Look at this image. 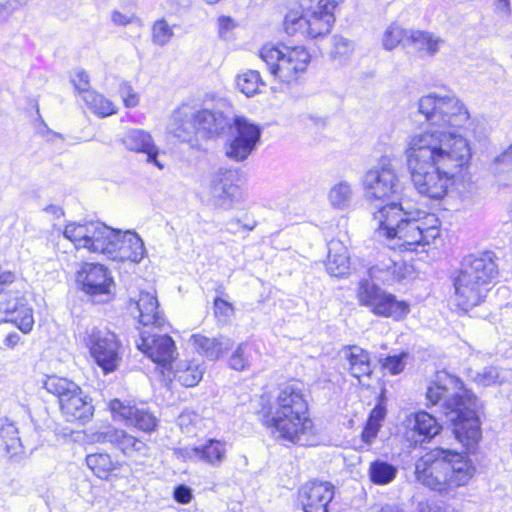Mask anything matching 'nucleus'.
<instances>
[{"instance_id": "f257e3e1", "label": "nucleus", "mask_w": 512, "mask_h": 512, "mask_svg": "<svg viewBox=\"0 0 512 512\" xmlns=\"http://www.w3.org/2000/svg\"><path fill=\"white\" fill-rule=\"evenodd\" d=\"M363 185L368 199H396L374 213L378 221L377 233L396 246L413 250L418 245H429L440 236V221L435 214L413 207L402 195L404 185L396 168L386 159L366 172Z\"/></svg>"}, {"instance_id": "f03ea898", "label": "nucleus", "mask_w": 512, "mask_h": 512, "mask_svg": "<svg viewBox=\"0 0 512 512\" xmlns=\"http://www.w3.org/2000/svg\"><path fill=\"white\" fill-rule=\"evenodd\" d=\"M404 155L416 191L440 200L447 194L455 176L468 165L471 149L465 137L417 132L407 137Z\"/></svg>"}, {"instance_id": "7ed1b4c3", "label": "nucleus", "mask_w": 512, "mask_h": 512, "mask_svg": "<svg viewBox=\"0 0 512 512\" xmlns=\"http://www.w3.org/2000/svg\"><path fill=\"white\" fill-rule=\"evenodd\" d=\"M447 378L457 391L450 393L446 386L435 383L427 388L426 399L432 405L442 402L445 417L456 440L471 452L481 439L480 404L477 397L464 388L460 379L451 376Z\"/></svg>"}, {"instance_id": "20e7f679", "label": "nucleus", "mask_w": 512, "mask_h": 512, "mask_svg": "<svg viewBox=\"0 0 512 512\" xmlns=\"http://www.w3.org/2000/svg\"><path fill=\"white\" fill-rule=\"evenodd\" d=\"M261 420L273 429L277 438L301 446L314 445L313 422L308 416V403L299 383L281 387L275 403L263 408Z\"/></svg>"}, {"instance_id": "39448f33", "label": "nucleus", "mask_w": 512, "mask_h": 512, "mask_svg": "<svg viewBox=\"0 0 512 512\" xmlns=\"http://www.w3.org/2000/svg\"><path fill=\"white\" fill-rule=\"evenodd\" d=\"M471 462L458 452L434 448L415 462V479L430 490L451 495L469 483L474 474Z\"/></svg>"}, {"instance_id": "423d86ee", "label": "nucleus", "mask_w": 512, "mask_h": 512, "mask_svg": "<svg viewBox=\"0 0 512 512\" xmlns=\"http://www.w3.org/2000/svg\"><path fill=\"white\" fill-rule=\"evenodd\" d=\"M498 275L494 253L490 251L463 258L454 280L458 305L468 310L480 304L489 291V285Z\"/></svg>"}, {"instance_id": "0eeeda50", "label": "nucleus", "mask_w": 512, "mask_h": 512, "mask_svg": "<svg viewBox=\"0 0 512 512\" xmlns=\"http://www.w3.org/2000/svg\"><path fill=\"white\" fill-rule=\"evenodd\" d=\"M418 110L425 120L437 129L424 132H441L453 137H462L453 129L464 128L470 120L466 106L454 94L431 93L418 101Z\"/></svg>"}, {"instance_id": "6e6552de", "label": "nucleus", "mask_w": 512, "mask_h": 512, "mask_svg": "<svg viewBox=\"0 0 512 512\" xmlns=\"http://www.w3.org/2000/svg\"><path fill=\"white\" fill-rule=\"evenodd\" d=\"M304 8V3H300ZM335 1L319 0L317 5L302 11L292 10L284 19V29L288 35L300 34L303 37L316 39L330 33L335 22Z\"/></svg>"}, {"instance_id": "1a4fd4ad", "label": "nucleus", "mask_w": 512, "mask_h": 512, "mask_svg": "<svg viewBox=\"0 0 512 512\" xmlns=\"http://www.w3.org/2000/svg\"><path fill=\"white\" fill-rule=\"evenodd\" d=\"M44 387L49 393L57 396L61 413L66 421H78L84 424L93 417L92 399L73 381L52 376L45 381Z\"/></svg>"}, {"instance_id": "9d476101", "label": "nucleus", "mask_w": 512, "mask_h": 512, "mask_svg": "<svg viewBox=\"0 0 512 512\" xmlns=\"http://www.w3.org/2000/svg\"><path fill=\"white\" fill-rule=\"evenodd\" d=\"M260 57L266 63L270 73L282 82L291 83L304 73L311 60L304 47L264 45Z\"/></svg>"}, {"instance_id": "9b49d317", "label": "nucleus", "mask_w": 512, "mask_h": 512, "mask_svg": "<svg viewBox=\"0 0 512 512\" xmlns=\"http://www.w3.org/2000/svg\"><path fill=\"white\" fill-rule=\"evenodd\" d=\"M260 57L266 63L270 73L282 82L291 83L304 73L311 60L304 47L264 45Z\"/></svg>"}, {"instance_id": "f8f14e48", "label": "nucleus", "mask_w": 512, "mask_h": 512, "mask_svg": "<svg viewBox=\"0 0 512 512\" xmlns=\"http://www.w3.org/2000/svg\"><path fill=\"white\" fill-rule=\"evenodd\" d=\"M357 297L361 305L370 308L377 316L401 320L410 312V305L407 302L397 300L395 295L387 293L368 280L359 283Z\"/></svg>"}, {"instance_id": "ddd939ff", "label": "nucleus", "mask_w": 512, "mask_h": 512, "mask_svg": "<svg viewBox=\"0 0 512 512\" xmlns=\"http://www.w3.org/2000/svg\"><path fill=\"white\" fill-rule=\"evenodd\" d=\"M84 343L104 374L115 371L121 360V343L115 333L107 328L93 327L86 331Z\"/></svg>"}, {"instance_id": "4468645a", "label": "nucleus", "mask_w": 512, "mask_h": 512, "mask_svg": "<svg viewBox=\"0 0 512 512\" xmlns=\"http://www.w3.org/2000/svg\"><path fill=\"white\" fill-rule=\"evenodd\" d=\"M229 138L226 155L235 161H243L256 149L260 142V126L244 116H234L228 127Z\"/></svg>"}, {"instance_id": "2eb2a0df", "label": "nucleus", "mask_w": 512, "mask_h": 512, "mask_svg": "<svg viewBox=\"0 0 512 512\" xmlns=\"http://www.w3.org/2000/svg\"><path fill=\"white\" fill-rule=\"evenodd\" d=\"M197 109L183 104L175 109L168 124V131L182 142L194 145L199 140Z\"/></svg>"}, {"instance_id": "dca6fc26", "label": "nucleus", "mask_w": 512, "mask_h": 512, "mask_svg": "<svg viewBox=\"0 0 512 512\" xmlns=\"http://www.w3.org/2000/svg\"><path fill=\"white\" fill-rule=\"evenodd\" d=\"M335 487L326 481H310L299 489V501L304 512H329Z\"/></svg>"}, {"instance_id": "f3484780", "label": "nucleus", "mask_w": 512, "mask_h": 512, "mask_svg": "<svg viewBox=\"0 0 512 512\" xmlns=\"http://www.w3.org/2000/svg\"><path fill=\"white\" fill-rule=\"evenodd\" d=\"M137 347L153 362L164 367L170 365L176 355L175 342L168 335H156L142 331Z\"/></svg>"}, {"instance_id": "a211bd4d", "label": "nucleus", "mask_w": 512, "mask_h": 512, "mask_svg": "<svg viewBox=\"0 0 512 512\" xmlns=\"http://www.w3.org/2000/svg\"><path fill=\"white\" fill-rule=\"evenodd\" d=\"M81 289L92 297L108 296L113 279L108 269L98 263H85L77 274Z\"/></svg>"}, {"instance_id": "6ab92c4d", "label": "nucleus", "mask_w": 512, "mask_h": 512, "mask_svg": "<svg viewBox=\"0 0 512 512\" xmlns=\"http://www.w3.org/2000/svg\"><path fill=\"white\" fill-rule=\"evenodd\" d=\"M235 173L229 169H219L212 174L210 193L215 204L228 208L238 198L239 187L234 183Z\"/></svg>"}, {"instance_id": "aec40b11", "label": "nucleus", "mask_w": 512, "mask_h": 512, "mask_svg": "<svg viewBox=\"0 0 512 512\" xmlns=\"http://www.w3.org/2000/svg\"><path fill=\"white\" fill-rule=\"evenodd\" d=\"M2 310L11 315L9 319L23 333H29L34 325L33 309L27 304L24 298H19L8 293L0 296Z\"/></svg>"}, {"instance_id": "412c9836", "label": "nucleus", "mask_w": 512, "mask_h": 512, "mask_svg": "<svg viewBox=\"0 0 512 512\" xmlns=\"http://www.w3.org/2000/svg\"><path fill=\"white\" fill-rule=\"evenodd\" d=\"M158 308L157 297L153 293L145 291H141L138 299L131 300L129 304L131 314L138 318L139 323L143 326L161 327L163 325L164 318Z\"/></svg>"}, {"instance_id": "4be33fe9", "label": "nucleus", "mask_w": 512, "mask_h": 512, "mask_svg": "<svg viewBox=\"0 0 512 512\" xmlns=\"http://www.w3.org/2000/svg\"><path fill=\"white\" fill-rule=\"evenodd\" d=\"M123 145L130 151L147 154V161L162 169L163 165L157 157L159 149L154 143L151 134L142 129H129L122 138Z\"/></svg>"}, {"instance_id": "5701e85b", "label": "nucleus", "mask_w": 512, "mask_h": 512, "mask_svg": "<svg viewBox=\"0 0 512 512\" xmlns=\"http://www.w3.org/2000/svg\"><path fill=\"white\" fill-rule=\"evenodd\" d=\"M342 356L346 361L345 368L351 376L357 378L362 383L363 378H370L373 373L370 354L368 351L357 345L345 346L341 350Z\"/></svg>"}, {"instance_id": "b1692460", "label": "nucleus", "mask_w": 512, "mask_h": 512, "mask_svg": "<svg viewBox=\"0 0 512 512\" xmlns=\"http://www.w3.org/2000/svg\"><path fill=\"white\" fill-rule=\"evenodd\" d=\"M226 443L217 439H208L204 444L185 449V456L202 461L212 467H219L226 460Z\"/></svg>"}, {"instance_id": "393cba45", "label": "nucleus", "mask_w": 512, "mask_h": 512, "mask_svg": "<svg viewBox=\"0 0 512 512\" xmlns=\"http://www.w3.org/2000/svg\"><path fill=\"white\" fill-rule=\"evenodd\" d=\"M115 250L111 259L121 262L131 261L138 263L142 260L145 253L142 239L135 232L131 231L121 232Z\"/></svg>"}, {"instance_id": "a878e982", "label": "nucleus", "mask_w": 512, "mask_h": 512, "mask_svg": "<svg viewBox=\"0 0 512 512\" xmlns=\"http://www.w3.org/2000/svg\"><path fill=\"white\" fill-rule=\"evenodd\" d=\"M98 439L103 443H111L115 445L125 455H132L133 452L145 455L147 451V446L143 441L127 434L123 430H118L113 427H107L100 433Z\"/></svg>"}, {"instance_id": "bb28decb", "label": "nucleus", "mask_w": 512, "mask_h": 512, "mask_svg": "<svg viewBox=\"0 0 512 512\" xmlns=\"http://www.w3.org/2000/svg\"><path fill=\"white\" fill-rule=\"evenodd\" d=\"M199 139H210L224 132L230 119L220 111L197 109Z\"/></svg>"}, {"instance_id": "cd10ccee", "label": "nucleus", "mask_w": 512, "mask_h": 512, "mask_svg": "<svg viewBox=\"0 0 512 512\" xmlns=\"http://www.w3.org/2000/svg\"><path fill=\"white\" fill-rule=\"evenodd\" d=\"M190 341L195 349L209 360H217L224 352L230 350L233 342L226 336L208 338L203 335L195 334L191 336Z\"/></svg>"}, {"instance_id": "c85d7f7f", "label": "nucleus", "mask_w": 512, "mask_h": 512, "mask_svg": "<svg viewBox=\"0 0 512 512\" xmlns=\"http://www.w3.org/2000/svg\"><path fill=\"white\" fill-rule=\"evenodd\" d=\"M406 43L421 55L434 56L444 40L428 31L409 30Z\"/></svg>"}, {"instance_id": "c756f323", "label": "nucleus", "mask_w": 512, "mask_h": 512, "mask_svg": "<svg viewBox=\"0 0 512 512\" xmlns=\"http://www.w3.org/2000/svg\"><path fill=\"white\" fill-rule=\"evenodd\" d=\"M409 422L412 431L421 437L420 439L414 440L416 443L432 439L441 430V426L437 420L425 411L415 413Z\"/></svg>"}, {"instance_id": "7c9ffc66", "label": "nucleus", "mask_w": 512, "mask_h": 512, "mask_svg": "<svg viewBox=\"0 0 512 512\" xmlns=\"http://www.w3.org/2000/svg\"><path fill=\"white\" fill-rule=\"evenodd\" d=\"M337 245L336 242H331L329 245L326 270L331 276L342 277L349 273L350 259L344 248H341V252L335 251Z\"/></svg>"}, {"instance_id": "2f4dec72", "label": "nucleus", "mask_w": 512, "mask_h": 512, "mask_svg": "<svg viewBox=\"0 0 512 512\" xmlns=\"http://www.w3.org/2000/svg\"><path fill=\"white\" fill-rule=\"evenodd\" d=\"M368 473L372 483L387 485L396 478L398 468L387 461L378 459L371 462Z\"/></svg>"}, {"instance_id": "473e14b6", "label": "nucleus", "mask_w": 512, "mask_h": 512, "mask_svg": "<svg viewBox=\"0 0 512 512\" xmlns=\"http://www.w3.org/2000/svg\"><path fill=\"white\" fill-rule=\"evenodd\" d=\"M86 464L100 479H107L110 473L116 469V465L111 457L105 453L87 455Z\"/></svg>"}, {"instance_id": "72a5a7b5", "label": "nucleus", "mask_w": 512, "mask_h": 512, "mask_svg": "<svg viewBox=\"0 0 512 512\" xmlns=\"http://www.w3.org/2000/svg\"><path fill=\"white\" fill-rule=\"evenodd\" d=\"M352 198L353 190L347 181H340L333 185L328 194L330 204L337 209H346L349 207Z\"/></svg>"}, {"instance_id": "f704fd0d", "label": "nucleus", "mask_w": 512, "mask_h": 512, "mask_svg": "<svg viewBox=\"0 0 512 512\" xmlns=\"http://www.w3.org/2000/svg\"><path fill=\"white\" fill-rule=\"evenodd\" d=\"M203 369L198 364L189 362L177 367L174 378L185 387H194L202 379Z\"/></svg>"}, {"instance_id": "c9c22d12", "label": "nucleus", "mask_w": 512, "mask_h": 512, "mask_svg": "<svg viewBox=\"0 0 512 512\" xmlns=\"http://www.w3.org/2000/svg\"><path fill=\"white\" fill-rule=\"evenodd\" d=\"M82 99L93 113L101 117L115 113V107L113 103L94 90L86 91Z\"/></svg>"}, {"instance_id": "e433bc0d", "label": "nucleus", "mask_w": 512, "mask_h": 512, "mask_svg": "<svg viewBox=\"0 0 512 512\" xmlns=\"http://www.w3.org/2000/svg\"><path fill=\"white\" fill-rule=\"evenodd\" d=\"M125 411V415H128V421L136 428L144 432H151L157 427V418L151 412L136 407Z\"/></svg>"}, {"instance_id": "4c0bfd02", "label": "nucleus", "mask_w": 512, "mask_h": 512, "mask_svg": "<svg viewBox=\"0 0 512 512\" xmlns=\"http://www.w3.org/2000/svg\"><path fill=\"white\" fill-rule=\"evenodd\" d=\"M109 232L96 237L95 244H92V252L106 254L111 258L113 252L116 251L115 247L117 246L121 231L109 227Z\"/></svg>"}, {"instance_id": "58836bf2", "label": "nucleus", "mask_w": 512, "mask_h": 512, "mask_svg": "<svg viewBox=\"0 0 512 512\" xmlns=\"http://www.w3.org/2000/svg\"><path fill=\"white\" fill-rule=\"evenodd\" d=\"M264 85L257 70H248L237 77V86L247 96L258 92L259 87Z\"/></svg>"}, {"instance_id": "ea45409f", "label": "nucleus", "mask_w": 512, "mask_h": 512, "mask_svg": "<svg viewBox=\"0 0 512 512\" xmlns=\"http://www.w3.org/2000/svg\"><path fill=\"white\" fill-rule=\"evenodd\" d=\"M0 436L5 441L7 451L16 453L17 447L20 446L18 429L6 417L0 418Z\"/></svg>"}, {"instance_id": "a19ab883", "label": "nucleus", "mask_w": 512, "mask_h": 512, "mask_svg": "<svg viewBox=\"0 0 512 512\" xmlns=\"http://www.w3.org/2000/svg\"><path fill=\"white\" fill-rule=\"evenodd\" d=\"M408 30H404L401 26L393 23L384 32L382 43L386 50H392L403 42L407 45L406 38Z\"/></svg>"}, {"instance_id": "79ce46f5", "label": "nucleus", "mask_w": 512, "mask_h": 512, "mask_svg": "<svg viewBox=\"0 0 512 512\" xmlns=\"http://www.w3.org/2000/svg\"><path fill=\"white\" fill-rule=\"evenodd\" d=\"M64 237L74 243L77 249L85 248L87 246V229L86 222L84 223H70L66 225L63 232Z\"/></svg>"}, {"instance_id": "37998d69", "label": "nucleus", "mask_w": 512, "mask_h": 512, "mask_svg": "<svg viewBox=\"0 0 512 512\" xmlns=\"http://www.w3.org/2000/svg\"><path fill=\"white\" fill-rule=\"evenodd\" d=\"M408 356L409 354L407 352H401L400 354L395 355H388L383 360H381V366L390 374L397 375L404 370Z\"/></svg>"}, {"instance_id": "c03bdc74", "label": "nucleus", "mask_w": 512, "mask_h": 512, "mask_svg": "<svg viewBox=\"0 0 512 512\" xmlns=\"http://www.w3.org/2000/svg\"><path fill=\"white\" fill-rule=\"evenodd\" d=\"M396 270L397 264L392 260H388L387 263H382L380 265L371 267L369 272L370 275L374 278L382 281H389L395 278Z\"/></svg>"}, {"instance_id": "a18cd8bd", "label": "nucleus", "mask_w": 512, "mask_h": 512, "mask_svg": "<svg viewBox=\"0 0 512 512\" xmlns=\"http://www.w3.org/2000/svg\"><path fill=\"white\" fill-rule=\"evenodd\" d=\"M152 31L154 43L160 46L167 44L173 36L172 28L163 19L154 23Z\"/></svg>"}, {"instance_id": "49530a36", "label": "nucleus", "mask_w": 512, "mask_h": 512, "mask_svg": "<svg viewBox=\"0 0 512 512\" xmlns=\"http://www.w3.org/2000/svg\"><path fill=\"white\" fill-rule=\"evenodd\" d=\"M248 346L245 343L238 345L229 359V365L232 369L242 371L249 366V357L247 354Z\"/></svg>"}, {"instance_id": "de8ad7c7", "label": "nucleus", "mask_w": 512, "mask_h": 512, "mask_svg": "<svg viewBox=\"0 0 512 512\" xmlns=\"http://www.w3.org/2000/svg\"><path fill=\"white\" fill-rule=\"evenodd\" d=\"M86 229L88 243L85 249H88L90 252H92V244H95L96 237L102 236L103 233H110L109 227L99 221H86Z\"/></svg>"}, {"instance_id": "09e8293b", "label": "nucleus", "mask_w": 512, "mask_h": 512, "mask_svg": "<svg viewBox=\"0 0 512 512\" xmlns=\"http://www.w3.org/2000/svg\"><path fill=\"white\" fill-rule=\"evenodd\" d=\"M353 51L352 43L339 35H334L332 38V49L330 51V56L333 59L338 57L349 55Z\"/></svg>"}, {"instance_id": "8fccbe9b", "label": "nucleus", "mask_w": 512, "mask_h": 512, "mask_svg": "<svg viewBox=\"0 0 512 512\" xmlns=\"http://www.w3.org/2000/svg\"><path fill=\"white\" fill-rule=\"evenodd\" d=\"M474 381L485 387L497 384L499 381V370L492 366L484 367L475 374Z\"/></svg>"}, {"instance_id": "3c124183", "label": "nucleus", "mask_w": 512, "mask_h": 512, "mask_svg": "<svg viewBox=\"0 0 512 512\" xmlns=\"http://www.w3.org/2000/svg\"><path fill=\"white\" fill-rule=\"evenodd\" d=\"M214 313L219 321L227 322L232 317L234 308L232 304L228 303L222 298L217 297L214 300Z\"/></svg>"}, {"instance_id": "603ef678", "label": "nucleus", "mask_w": 512, "mask_h": 512, "mask_svg": "<svg viewBox=\"0 0 512 512\" xmlns=\"http://www.w3.org/2000/svg\"><path fill=\"white\" fill-rule=\"evenodd\" d=\"M173 498L180 504H188L193 498L192 489L185 484H180L174 488Z\"/></svg>"}, {"instance_id": "864d4df0", "label": "nucleus", "mask_w": 512, "mask_h": 512, "mask_svg": "<svg viewBox=\"0 0 512 512\" xmlns=\"http://www.w3.org/2000/svg\"><path fill=\"white\" fill-rule=\"evenodd\" d=\"M72 82L75 89L81 94V97L84 96L86 91H91L89 89V76L84 70L77 71Z\"/></svg>"}, {"instance_id": "5fc2aeb1", "label": "nucleus", "mask_w": 512, "mask_h": 512, "mask_svg": "<svg viewBox=\"0 0 512 512\" xmlns=\"http://www.w3.org/2000/svg\"><path fill=\"white\" fill-rule=\"evenodd\" d=\"M120 94L124 100L125 106L127 107H135L139 102L138 95L134 92L133 88L127 83L121 84Z\"/></svg>"}, {"instance_id": "6e6d98bb", "label": "nucleus", "mask_w": 512, "mask_h": 512, "mask_svg": "<svg viewBox=\"0 0 512 512\" xmlns=\"http://www.w3.org/2000/svg\"><path fill=\"white\" fill-rule=\"evenodd\" d=\"M417 512H455L453 508L448 505L431 504L427 501L418 503Z\"/></svg>"}, {"instance_id": "4d7b16f0", "label": "nucleus", "mask_w": 512, "mask_h": 512, "mask_svg": "<svg viewBox=\"0 0 512 512\" xmlns=\"http://www.w3.org/2000/svg\"><path fill=\"white\" fill-rule=\"evenodd\" d=\"M234 26V21L231 18L225 16L219 18V33L221 37L227 38V33H229Z\"/></svg>"}, {"instance_id": "13d9d810", "label": "nucleus", "mask_w": 512, "mask_h": 512, "mask_svg": "<svg viewBox=\"0 0 512 512\" xmlns=\"http://www.w3.org/2000/svg\"><path fill=\"white\" fill-rule=\"evenodd\" d=\"M110 408L113 413L119 414L123 419L128 421V415L126 414V409H134L135 407L125 406L120 400L114 399L110 403Z\"/></svg>"}, {"instance_id": "bf43d9fd", "label": "nucleus", "mask_w": 512, "mask_h": 512, "mask_svg": "<svg viewBox=\"0 0 512 512\" xmlns=\"http://www.w3.org/2000/svg\"><path fill=\"white\" fill-rule=\"evenodd\" d=\"M386 416V408L382 404H377L371 411L368 418L381 423Z\"/></svg>"}, {"instance_id": "052dcab7", "label": "nucleus", "mask_w": 512, "mask_h": 512, "mask_svg": "<svg viewBox=\"0 0 512 512\" xmlns=\"http://www.w3.org/2000/svg\"><path fill=\"white\" fill-rule=\"evenodd\" d=\"M21 341V336L17 332H11L6 335V337L3 340V344L5 347L9 349H14Z\"/></svg>"}, {"instance_id": "680f3d73", "label": "nucleus", "mask_w": 512, "mask_h": 512, "mask_svg": "<svg viewBox=\"0 0 512 512\" xmlns=\"http://www.w3.org/2000/svg\"><path fill=\"white\" fill-rule=\"evenodd\" d=\"M112 21L116 24V25H122V26H125L129 23H131L132 21V17L131 16H128V15H125L119 11H114L112 13Z\"/></svg>"}, {"instance_id": "e2e57ef3", "label": "nucleus", "mask_w": 512, "mask_h": 512, "mask_svg": "<svg viewBox=\"0 0 512 512\" xmlns=\"http://www.w3.org/2000/svg\"><path fill=\"white\" fill-rule=\"evenodd\" d=\"M377 434L378 432L376 430L365 426L362 432V440L365 444L371 445L377 437Z\"/></svg>"}, {"instance_id": "0e129e2a", "label": "nucleus", "mask_w": 512, "mask_h": 512, "mask_svg": "<svg viewBox=\"0 0 512 512\" xmlns=\"http://www.w3.org/2000/svg\"><path fill=\"white\" fill-rule=\"evenodd\" d=\"M496 161L500 164L507 165L512 169V144L504 153L497 157Z\"/></svg>"}, {"instance_id": "69168bd1", "label": "nucleus", "mask_w": 512, "mask_h": 512, "mask_svg": "<svg viewBox=\"0 0 512 512\" xmlns=\"http://www.w3.org/2000/svg\"><path fill=\"white\" fill-rule=\"evenodd\" d=\"M494 5L497 11L503 12L507 16L510 15L511 8L509 0H495Z\"/></svg>"}, {"instance_id": "338daca9", "label": "nucleus", "mask_w": 512, "mask_h": 512, "mask_svg": "<svg viewBox=\"0 0 512 512\" xmlns=\"http://www.w3.org/2000/svg\"><path fill=\"white\" fill-rule=\"evenodd\" d=\"M21 4V0H0V6L5 5V7L9 9V11L16 10L18 6Z\"/></svg>"}, {"instance_id": "774afa93", "label": "nucleus", "mask_w": 512, "mask_h": 512, "mask_svg": "<svg viewBox=\"0 0 512 512\" xmlns=\"http://www.w3.org/2000/svg\"><path fill=\"white\" fill-rule=\"evenodd\" d=\"M44 210L47 213H51V214H53L56 217H60L61 215H63L62 209L60 207H58V206H55V205H48V206L45 207Z\"/></svg>"}]
</instances>
